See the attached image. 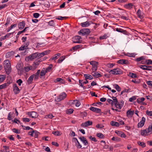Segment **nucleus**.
<instances>
[{
	"instance_id": "obj_62",
	"label": "nucleus",
	"mask_w": 152,
	"mask_h": 152,
	"mask_svg": "<svg viewBox=\"0 0 152 152\" xmlns=\"http://www.w3.org/2000/svg\"><path fill=\"white\" fill-rule=\"evenodd\" d=\"M146 114L148 115L152 116V111H149L147 110L146 111Z\"/></svg>"
},
{
	"instance_id": "obj_48",
	"label": "nucleus",
	"mask_w": 152,
	"mask_h": 152,
	"mask_svg": "<svg viewBox=\"0 0 152 152\" xmlns=\"http://www.w3.org/2000/svg\"><path fill=\"white\" fill-rule=\"evenodd\" d=\"M145 100V98L144 97H141L140 98H138L137 99V102L139 103H140L142 101Z\"/></svg>"
},
{
	"instance_id": "obj_33",
	"label": "nucleus",
	"mask_w": 152,
	"mask_h": 152,
	"mask_svg": "<svg viewBox=\"0 0 152 152\" xmlns=\"http://www.w3.org/2000/svg\"><path fill=\"white\" fill-rule=\"evenodd\" d=\"M127 75L132 78H135L137 77V75L135 74L132 72H129L127 74Z\"/></svg>"
},
{
	"instance_id": "obj_11",
	"label": "nucleus",
	"mask_w": 152,
	"mask_h": 152,
	"mask_svg": "<svg viewBox=\"0 0 152 152\" xmlns=\"http://www.w3.org/2000/svg\"><path fill=\"white\" fill-rule=\"evenodd\" d=\"M37 53H36L32 54L29 55L28 57V60L31 61L37 58Z\"/></svg>"
},
{
	"instance_id": "obj_12",
	"label": "nucleus",
	"mask_w": 152,
	"mask_h": 152,
	"mask_svg": "<svg viewBox=\"0 0 152 152\" xmlns=\"http://www.w3.org/2000/svg\"><path fill=\"white\" fill-rule=\"evenodd\" d=\"M92 124V122L91 121H88L86 122L82 123L81 126L82 127H87L91 125Z\"/></svg>"
},
{
	"instance_id": "obj_29",
	"label": "nucleus",
	"mask_w": 152,
	"mask_h": 152,
	"mask_svg": "<svg viewBox=\"0 0 152 152\" xmlns=\"http://www.w3.org/2000/svg\"><path fill=\"white\" fill-rule=\"evenodd\" d=\"M73 101L72 103L75 104L76 107H78L81 104L80 101L77 100H75Z\"/></svg>"
},
{
	"instance_id": "obj_45",
	"label": "nucleus",
	"mask_w": 152,
	"mask_h": 152,
	"mask_svg": "<svg viewBox=\"0 0 152 152\" xmlns=\"http://www.w3.org/2000/svg\"><path fill=\"white\" fill-rule=\"evenodd\" d=\"M12 130L13 132L17 134H19L20 132V130L17 129L15 128L13 129Z\"/></svg>"
},
{
	"instance_id": "obj_47",
	"label": "nucleus",
	"mask_w": 152,
	"mask_h": 152,
	"mask_svg": "<svg viewBox=\"0 0 152 152\" xmlns=\"http://www.w3.org/2000/svg\"><path fill=\"white\" fill-rule=\"evenodd\" d=\"M145 64L147 65L152 64V61L151 59H147L145 61Z\"/></svg>"
},
{
	"instance_id": "obj_13",
	"label": "nucleus",
	"mask_w": 152,
	"mask_h": 152,
	"mask_svg": "<svg viewBox=\"0 0 152 152\" xmlns=\"http://www.w3.org/2000/svg\"><path fill=\"white\" fill-rule=\"evenodd\" d=\"M13 91L15 94H17L20 92V90L19 88L17 86V85L15 84H13Z\"/></svg>"
},
{
	"instance_id": "obj_59",
	"label": "nucleus",
	"mask_w": 152,
	"mask_h": 152,
	"mask_svg": "<svg viewBox=\"0 0 152 152\" xmlns=\"http://www.w3.org/2000/svg\"><path fill=\"white\" fill-rule=\"evenodd\" d=\"M104 127V126L102 124H98L96 126V127L98 129H101Z\"/></svg>"
},
{
	"instance_id": "obj_7",
	"label": "nucleus",
	"mask_w": 152,
	"mask_h": 152,
	"mask_svg": "<svg viewBox=\"0 0 152 152\" xmlns=\"http://www.w3.org/2000/svg\"><path fill=\"white\" fill-rule=\"evenodd\" d=\"M90 64L92 66L91 69L92 71H96L97 70V66L99 65L98 62L95 61H91L89 62Z\"/></svg>"
},
{
	"instance_id": "obj_15",
	"label": "nucleus",
	"mask_w": 152,
	"mask_h": 152,
	"mask_svg": "<svg viewBox=\"0 0 152 152\" xmlns=\"http://www.w3.org/2000/svg\"><path fill=\"white\" fill-rule=\"evenodd\" d=\"M115 133L118 136H119L121 137L125 138L126 137L125 134L124 133L121 131L116 130L115 131Z\"/></svg>"
},
{
	"instance_id": "obj_5",
	"label": "nucleus",
	"mask_w": 152,
	"mask_h": 152,
	"mask_svg": "<svg viewBox=\"0 0 152 152\" xmlns=\"http://www.w3.org/2000/svg\"><path fill=\"white\" fill-rule=\"evenodd\" d=\"M16 68L18 70V75H21L23 73V64L22 63H18L16 65Z\"/></svg>"
},
{
	"instance_id": "obj_60",
	"label": "nucleus",
	"mask_w": 152,
	"mask_h": 152,
	"mask_svg": "<svg viewBox=\"0 0 152 152\" xmlns=\"http://www.w3.org/2000/svg\"><path fill=\"white\" fill-rule=\"evenodd\" d=\"M23 121L24 122H29L30 121V120L28 118H22Z\"/></svg>"
},
{
	"instance_id": "obj_9",
	"label": "nucleus",
	"mask_w": 152,
	"mask_h": 152,
	"mask_svg": "<svg viewBox=\"0 0 152 152\" xmlns=\"http://www.w3.org/2000/svg\"><path fill=\"white\" fill-rule=\"evenodd\" d=\"M140 68L143 70L151 71L152 70V66L145 65H141Z\"/></svg>"
},
{
	"instance_id": "obj_53",
	"label": "nucleus",
	"mask_w": 152,
	"mask_h": 152,
	"mask_svg": "<svg viewBox=\"0 0 152 152\" xmlns=\"http://www.w3.org/2000/svg\"><path fill=\"white\" fill-rule=\"evenodd\" d=\"M138 144L140 146H142V147H144L145 146V143L143 142H138Z\"/></svg>"
},
{
	"instance_id": "obj_61",
	"label": "nucleus",
	"mask_w": 152,
	"mask_h": 152,
	"mask_svg": "<svg viewBox=\"0 0 152 152\" xmlns=\"http://www.w3.org/2000/svg\"><path fill=\"white\" fill-rule=\"evenodd\" d=\"M53 117V115L51 114H50L47 115H46L45 116L46 118H52Z\"/></svg>"
},
{
	"instance_id": "obj_17",
	"label": "nucleus",
	"mask_w": 152,
	"mask_h": 152,
	"mask_svg": "<svg viewBox=\"0 0 152 152\" xmlns=\"http://www.w3.org/2000/svg\"><path fill=\"white\" fill-rule=\"evenodd\" d=\"M91 74L94 77L96 78L102 77V75L98 73L97 72H96V71L94 72L92 71Z\"/></svg>"
},
{
	"instance_id": "obj_21",
	"label": "nucleus",
	"mask_w": 152,
	"mask_h": 152,
	"mask_svg": "<svg viewBox=\"0 0 152 152\" xmlns=\"http://www.w3.org/2000/svg\"><path fill=\"white\" fill-rule=\"evenodd\" d=\"M25 25V23L24 21L19 23L18 25V28L20 29H22L24 28Z\"/></svg>"
},
{
	"instance_id": "obj_41",
	"label": "nucleus",
	"mask_w": 152,
	"mask_h": 152,
	"mask_svg": "<svg viewBox=\"0 0 152 152\" xmlns=\"http://www.w3.org/2000/svg\"><path fill=\"white\" fill-rule=\"evenodd\" d=\"M65 56H64L61 57L58 60L57 63H61L62 61L65 59Z\"/></svg>"
},
{
	"instance_id": "obj_39",
	"label": "nucleus",
	"mask_w": 152,
	"mask_h": 152,
	"mask_svg": "<svg viewBox=\"0 0 152 152\" xmlns=\"http://www.w3.org/2000/svg\"><path fill=\"white\" fill-rule=\"evenodd\" d=\"M40 73V70H38L37 72L35 73V74H33V75H34V79H37L38 78L39 74Z\"/></svg>"
},
{
	"instance_id": "obj_31",
	"label": "nucleus",
	"mask_w": 152,
	"mask_h": 152,
	"mask_svg": "<svg viewBox=\"0 0 152 152\" xmlns=\"http://www.w3.org/2000/svg\"><path fill=\"white\" fill-rule=\"evenodd\" d=\"M133 5L131 3L126 4L124 5V7L126 9H131L132 8Z\"/></svg>"
},
{
	"instance_id": "obj_3",
	"label": "nucleus",
	"mask_w": 152,
	"mask_h": 152,
	"mask_svg": "<svg viewBox=\"0 0 152 152\" xmlns=\"http://www.w3.org/2000/svg\"><path fill=\"white\" fill-rule=\"evenodd\" d=\"M109 73L110 74L118 75L122 74L123 72L119 68H117L110 70L109 71Z\"/></svg>"
},
{
	"instance_id": "obj_6",
	"label": "nucleus",
	"mask_w": 152,
	"mask_h": 152,
	"mask_svg": "<svg viewBox=\"0 0 152 152\" xmlns=\"http://www.w3.org/2000/svg\"><path fill=\"white\" fill-rule=\"evenodd\" d=\"M90 33V31L88 28H83L80 30L79 32V35L82 36L88 35Z\"/></svg>"
},
{
	"instance_id": "obj_1",
	"label": "nucleus",
	"mask_w": 152,
	"mask_h": 152,
	"mask_svg": "<svg viewBox=\"0 0 152 152\" xmlns=\"http://www.w3.org/2000/svg\"><path fill=\"white\" fill-rule=\"evenodd\" d=\"M4 67L6 73L8 75L11 72V64L9 60H7L4 62Z\"/></svg>"
},
{
	"instance_id": "obj_4",
	"label": "nucleus",
	"mask_w": 152,
	"mask_h": 152,
	"mask_svg": "<svg viewBox=\"0 0 152 152\" xmlns=\"http://www.w3.org/2000/svg\"><path fill=\"white\" fill-rule=\"evenodd\" d=\"M66 94L65 92L62 93L60 95L55 98V101L57 102H60L65 98L66 97Z\"/></svg>"
},
{
	"instance_id": "obj_44",
	"label": "nucleus",
	"mask_w": 152,
	"mask_h": 152,
	"mask_svg": "<svg viewBox=\"0 0 152 152\" xmlns=\"http://www.w3.org/2000/svg\"><path fill=\"white\" fill-rule=\"evenodd\" d=\"M114 88L118 91H120L121 90V88L119 86L116 84H115L113 86Z\"/></svg>"
},
{
	"instance_id": "obj_36",
	"label": "nucleus",
	"mask_w": 152,
	"mask_h": 152,
	"mask_svg": "<svg viewBox=\"0 0 152 152\" xmlns=\"http://www.w3.org/2000/svg\"><path fill=\"white\" fill-rule=\"evenodd\" d=\"M54 82L55 83L59 82L62 83H64V80L61 78H57L55 80H54Z\"/></svg>"
},
{
	"instance_id": "obj_30",
	"label": "nucleus",
	"mask_w": 152,
	"mask_h": 152,
	"mask_svg": "<svg viewBox=\"0 0 152 152\" xmlns=\"http://www.w3.org/2000/svg\"><path fill=\"white\" fill-rule=\"evenodd\" d=\"M34 77V75H31L30 77L28 78V83L29 84L31 83L32 82L33 80V79Z\"/></svg>"
},
{
	"instance_id": "obj_42",
	"label": "nucleus",
	"mask_w": 152,
	"mask_h": 152,
	"mask_svg": "<svg viewBox=\"0 0 152 152\" xmlns=\"http://www.w3.org/2000/svg\"><path fill=\"white\" fill-rule=\"evenodd\" d=\"M47 72V71L45 70H42L41 71V72H40V77L41 78V77L45 75L46 73Z\"/></svg>"
},
{
	"instance_id": "obj_54",
	"label": "nucleus",
	"mask_w": 152,
	"mask_h": 152,
	"mask_svg": "<svg viewBox=\"0 0 152 152\" xmlns=\"http://www.w3.org/2000/svg\"><path fill=\"white\" fill-rule=\"evenodd\" d=\"M88 138L90 139L91 140L93 141L94 142H96L97 141V140L96 139V138L95 137H92V136H90L88 137Z\"/></svg>"
},
{
	"instance_id": "obj_26",
	"label": "nucleus",
	"mask_w": 152,
	"mask_h": 152,
	"mask_svg": "<svg viewBox=\"0 0 152 152\" xmlns=\"http://www.w3.org/2000/svg\"><path fill=\"white\" fill-rule=\"evenodd\" d=\"M10 84V83H4L1 85H0V89H1L6 88L7 86H9Z\"/></svg>"
},
{
	"instance_id": "obj_19",
	"label": "nucleus",
	"mask_w": 152,
	"mask_h": 152,
	"mask_svg": "<svg viewBox=\"0 0 152 152\" xmlns=\"http://www.w3.org/2000/svg\"><path fill=\"white\" fill-rule=\"evenodd\" d=\"M80 25L82 27H86L90 26L91 25V23L90 22L87 21L86 22L81 23Z\"/></svg>"
},
{
	"instance_id": "obj_55",
	"label": "nucleus",
	"mask_w": 152,
	"mask_h": 152,
	"mask_svg": "<svg viewBox=\"0 0 152 152\" xmlns=\"http://www.w3.org/2000/svg\"><path fill=\"white\" fill-rule=\"evenodd\" d=\"M75 145L78 148H80L82 147V145L78 141L77 142H75Z\"/></svg>"
},
{
	"instance_id": "obj_52",
	"label": "nucleus",
	"mask_w": 152,
	"mask_h": 152,
	"mask_svg": "<svg viewBox=\"0 0 152 152\" xmlns=\"http://www.w3.org/2000/svg\"><path fill=\"white\" fill-rule=\"evenodd\" d=\"M136 98V96H133L129 99V101L130 102H132L133 101L135 100Z\"/></svg>"
},
{
	"instance_id": "obj_56",
	"label": "nucleus",
	"mask_w": 152,
	"mask_h": 152,
	"mask_svg": "<svg viewBox=\"0 0 152 152\" xmlns=\"http://www.w3.org/2000/svg\"><path fill=\"white\" fill-rule=\"evenodd\" d=\"M66 18L67 17H61L59 16L58 18H56V19L58 20H63V19H66Z\"/></svg>"
},
{
	"instance_id": "obj_2",
	"label": "nucleus",
	"mask_w": 152,
	"mask_h": 152,
	"mask_svg": "<svg viewBox=\"0 0 152 152\" xmlns=\"http://www.w3.org/2000/svg\"><path fill=\"white\" fill-rule=\"evenodd\" d=\"M152 132V125H150L147 129L141 130V135L143 136H148L151 134Z\"/></svg>"
},
{
	"instance_id": "obj_57",
	"label": "nucleus",
	"mask_w": 152,
	"mask_h": 152,
	"mask_svg": "<svg viewBox=\"0 0 152 152\" xmlns=\"http://www.w3.org/2000/svg\"><path fill=\"white\" fill-rule=\"evenodd\" d=\"M48 25L50 26H54L55 25V23L53 20H51L48 23Z\"/></svg>"
},
{
	"instance_id": "obj_23",
	"label": "nucleus",
	"mask_w": 152,
	"mask_h": 152,
	"mask_svg": "<svg viewBox=\"0 0 152 152\" xmlns=\"http://www.w3.org/2000/svg\"><path fill=\"white\" fill-rule=\"evenodd\" d=\"M124 102L122 100H121V101L117 104V107H116L117 108L119 109H121L124 105Z\"/></svg>"
},
{
	"instance_id": "obj_46",
	"label": "nucleus",
	"mask_w": 152,
	"mask_h": 152,
	"mask_svg": "<svg viewBox=\"0 0 152 152\" xmlns=\"http://www.w3.org/2000/svg\"><path fill=\"white\" fill-rule=\"evenodd\" d=\"M53 66L52 64H50L46 68L45 70L47 71V72H49L51 70Z\"/></svg>"
},
{
	"instance_id": "obj_34",
	"label": "nucleus",
	"mask_w": 152,
	"mask_h": 152,
	"mask_svg": "<svg viewBox=\"0 0 152 152\" xmlns=\"http://www.w3.org/2000/svg\"><path fill=\"white\" fill-rule=\"evenodd\" d=\"M134 113V111H131L130 110H128L126 112L127 116H128L129 115L130 116H132L133 115Z\"/></svg>"
},
{
	"instance_id": "obj_50",
	"label": "nucleus",
	"mask_w": 152,
	"mask_h": 152,
	"mask_svg": "<svg viewBox=\"0 0 152 152\" xmlns=\"http://www.w3.org/2000/svg\"><path fill=\"white\" fill-rule=\"evenodd\" d=\"M96 135L98 137L100 138H103L104 137V135L100 133H97Z\"/></svg>"
},
{
	"instance_id": "obj_24",
	"label": "nucleus",
	"mask_w": 152,
	"mask_h": 152,
	"mask_svg": "<svg viewBox=\"0 0 152 152\" xmlns=\"http://www.w3.org/2000/svg\"><path fill=\"white\" fill-rule=\"evenodd\" d=\"M112 99L113 100V105L114 104L116 107H117V104L118 103V101L116 97L113 96Z\"/></svg>"
},
{
	"instance_id": "obj_35",
	"label": "nucleus",
	"mask_w": 152,
	"mask_h": 152,
	"mask_svg": "<svg viewBox=\"0 0 152 152\" xmlns=\"http://www.w3.org/2000/svg\"><path fill=\"white\" fill-rule=\"evenodd\" d=\"M145 57L144 56H142L138 58H136L135 59V61L137 62H139L140 61H141L142 60L145 59Z\"/></svg>"
},
{
	"instance_id": "obj_8",
	"label": "nucleus",
	"mask_w": 152,
	"mask_h": 152,
	"mask_svg": "<svg viewBox=\"0 0 152 152\" xmlns=\"http://www.w3.org/2000/svg\"><path fill=\"white\" fill-rule=\"evenodd\" d=\"M81 39L80 37L76 36L72 38V41L74 43H80L82 42V40H80Z\"/></svg>"
},
{
	"instance_id": "obj_64",
	"label": "nucleus",
	"mask_w": 152,
	"mask_h": 152,
	"mask_svg": "<svg viewBox=\"0 0 152 152\" xmlns=\"http://www.w3.org/2000/svg\"><path fill=\"white\" fill-rule=\"evenodd\" d=\"M39 16V14L37 13H35L33 14V16L36 18H38Z\"/></svg>"
},
{
	"instance_id": "obj_25",
	"label": "nucleus",
	"mask_w": 152,
	"mask_h": 152,
	"mask_svg": "<svg viewBox=\"0 0 152 152\" xmlns=\"http://www.w3.org/2000/svg\"><path fill=\"white\" fill-rule=\"evenodd\" d=\"M110 124L113 126H115L116 127H119V124L118 122L112 121L110 122Z\"/></svg>"
},
{
	"instance_id": "obj_20",
	"label": "nucleus",
	"mask_w": 152,
	"mask_h": 152,
	"mask_svg": "<svg viewBox=\"0 0 152 152\" xmlns=\"http://www.w3.org/2000/svg\"><path fill=\"white\" fill-rule=\"evenodd\" d=\"M32 66H26L23 69V72H28L30 70L32 69Z\"/></svg>"
},
{
	"instance_id": "obj_40",
	"label": "nucleus",
	"mask_w": 152,
	"mask_h": 152,
	"mask_svg": "<svg viewBox=\"0 0 152 152\" xmlns=\"http://www.w3.org/2000/svg\"><path fill=\"white\" fill-rule=\"evenodd\" d=\"M12 114L13 113H12L11 112H10L8 113L7 117V119L8 120L10 121L13 119V118H12Z\"/></svg>"
},
{
	"instance_id": "obj_22",
	"label": "nucleus",
	"mask_w": 152,
	"mask_h": 152,
	"mask_svg": "<svg viewBox=\"0 0 152 152\" xmlns=\"http://www.w3.org/2000/svg\"><path fill=\"white\" fill-rule=\"evenodd\" d=\"M28 115L33 118H36L37 117V113L34 112H31L28 113Z\"/></svg>"
},
{
	"instance_id": "obj_18",
	"label": "nucleus",
	"mask_w": 152,
	"mask_h": 152,
	"mask_svg": "<svg viewBox=\"0 0 152 152\" xmlns=\"http://www.w3.org/2000/svg\"><path fill=\"white\" fill-rule=\"evenodd\" d=\"M115 29V31H117L123 33L124 34L127 35L128 34V32L126 30H124L119 28H116Z\"/></svg>"
},
{
	"instance_id": "obj_10",
	"label": "nucleus",
	"mask_w": 152,
	"mask_h": 152,
	"mask_svg": "<svg viewBox=\"0 0 152 152\" xmlns=\"http://www.w3.org/2000/svg\"><path fill=\"white\" fill-rule=\"evenodd\" d=\"M145 121V118L144 117H143L142 118L141 120L140 121V122L138 123L137 124V128H139L142 127L144 126Z\"/></svg>"
},
{
	"instance_id": "obj_43",
	"label": "nucleus",
	"mask_w": 152,
	"mask_h": 152,
	"mask_svg": "<svg viewBox=\"0 0 152 152\" xmlns=\"http://www.w3.org/2000/svg\"><path fill=\"white\" fill-rule=\"evenodd\" d=\"M21 126L23 127V129L24 130H29L30 129L33 130V129L29 127L28 126H24L22 125H21Z\"/></svg>"
},
{
	"instance_id": "obj_32",
	"label": "nucleus",
	"mask_w": 152,
	"mask_h": 152,
	"mask_svg": "<svg viewBox=\"0 0 152 152\" xmlns=\"http://www.w3.org/2000/svg\"><path fill=\"white\" fill-rule=\"evenodd\" d=\"M125 55L129 57H134L136 55V54L135 53H127Z\"/></svg>"
},
{
	"instance_id": "obj_16",
	"label": "nucleus",
	"mask_w": 152,
	"mask_h": 152,
	"mask_svg": "<svg viewBox=\"0 0 152 152\" xmlns=\"http://www.w3.org/2000/svg\"><path fill=\"white\" fill-rule=\"evenodd\" d=\"M117 63L121 64H129V62L127 60L120 59L117 61Z\"/></svg>"
},
{
	"instance_id": "obj_37",
	"label": "nucleus",
	"mask_w": 152,
	"mask_h": 152,
	"mask_svg": "<svg viewBox=\"0 0 152 152\" xmlns=\"http://www.w3.org/2000/svg\"><path fill=\"white\" fill-rule=\"evenodd\" d=\"M61 54L60 53H57L56 54L54 55L52 58L50 59L52 60H54L57 59L58 57H59L60 56Z\"/></svg>"
},
{
	"instance_id": "obj_49",
	"label": "nucleus",
	"mask_w": 152,
	"mask_h": 152,
	"mask_svg": "<svg viewBox=\"0 0 152 152\" xmlns=\"http://www.w3.org/2000/svg\"><path fill=\"white\" fill-rule=\"evenodd\" d=\"M111 140L115 141H120V139L118 137H113L111 139Z\"/></svg>"
},
{
	"instance_id": "obj_58",
	"label": "nucleus",
	"mask_w": 152,
	"mask_h": 152,
	"mask_svg": "<svg viewBox=\"0 0 152 152\" xmlns=\"http://www.w3.org/2000/svg\"><path fill=\"white\" fill-rule=\"evenodd\" d=\"M39 133L37 131L35 130H34V136L33 137H37L38 136V134Z\"/></svg>"
},
{
	"instance_id": "obj_14",
	"label": "nucleus",
	"mask_w": 152,
	"mask_h": 152,
	"mask_svg": "<svg viewBox=\"0 0 152 152\" xmlns=\"http://www.w3.org/2000/svg\"><path fill=\"white\" fill-rule=\"evenodd\" d=\"M80 141L83 142L84 145H86L88 144V142L86 138L82 136L79 137Z\"/></svg>"
},
{
	"instance_id": "obj_63",
	"label": "nucleus",
	"mask_w": 152,
	"mask_h": 152,
	"mask_svg": "<svg viewBox=\"0 0 152 152\" xmlns=\"http://www.w3.org/2000/svg\"><path fill=\"white\" fill-rule=\"evenodd\" d=\"M16 82H17V83L18 84V85L19 86H20L21 85V84L23 82V81L21 79H19Z\"/></svg>"
},
{
	"instance_id": "obj_38",
	"label": "nucleus",
	"mask_w": 152,
	"mask_h": 152,
	"mask_svg": "<svg viewBox=\"0 0 152 152\" xmlns=\"http://www.w3.org/2000/svg\"><path fill=\"white\" fill-rule=\"evenodd\" d=\"M6 76L4 75H0V83H2L5 79Z\"/></svg>"
},
{
	"instance_id": "obj_27",
	"label": "nucleus",
	"mask_w": 152,
	"mask_h": 152,
	"mask_svg": "<svg viewBox=\"0 0 152 152\" xmlns=\"http://www.w3.org/2000/svg\"><path fill=\"white\" fill-rule=\"evenodd\" d=\"M84 76L85 77V80H92L93 79V77L91 75L88 74H84Z\"/></svg>"
},
{
	"instance_id": "obj_28",
	"label": "nucleus",
	"mask_w": 152,
	"mask_h": 152,
	"mask_svg": "<svg viewBox=\"0 0 152 152\" xmlns=\"http://www.w3.org/2000/svg\"><path fill=\"white\" fill-rule=\"evenodd\" d=\"M137 14L138 17L141 19L143 18L142 13L141 12L140 10L139 9L137 11Z\"/></svg>"
},
{
	"instance_id": "obj_51",
	"label": "nucleus",
	"mask_w": 152,
	"mask_h": 152,
	"mask_svg": "<svg viewBox=\"0 0 152 152\" xmlns=\"http://www.w3.org/2000/svg\"><path fill=\"white\" fill-rule=\"evenodd\" d=\"M52 134H54V135L57 136L60 135L61 133H60V132L58 131H53L52 132Z\"/></svg>"
}]
</instances>
